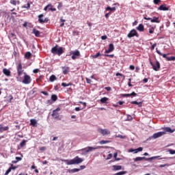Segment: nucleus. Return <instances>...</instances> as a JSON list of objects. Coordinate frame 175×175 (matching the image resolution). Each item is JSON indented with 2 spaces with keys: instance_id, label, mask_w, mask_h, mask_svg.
Segmentation results:
<instances>
[{
  "instance_id": "obj_52",
  "label": "nucleus",
  "mask_w": 175,
  "mask_h": 175,
  "mask_svg": "<svg viewBox=\"0 0 175 175\" xmlns=\"http://www.w3.org/2000/svg\"><path fill=\"white\" fill-rule=\"evenodd\" d=\"M144 83H148V79L145 78L143 79Z\"/></svg>"
},
{
  "instance_id": "obj_46",
  "label": "nucleus",
  "mask_w": 175,
  "mask_h": 175,
  "mask_svg": "<svg viewBox=\"0 0 175 175\" xmlns=\"http://www.w3.org/2000/svg\"><path fill=\"white\" fill-rule=\"evenodd\" d=\"M61 8H62V3H59L57 6V9L59 10V9H61Z\"/></svg>"
},
{
  "instance_id": "obj_51",
  "label": "nucleus",
  "mask_w": 175,
  "mask_h": 175,
  "mask_svg": "<svg viewBox=\"0 0 175 175\" xmlns=\"http://www.w3.org/2000/svg\"><path fill=\"white\" fill-rule=\"evenodd\" d=\"M155 47H157V43H154L152 45V50H154V49H155Z\"/></svg>"
},
{
  "instance_id": "obj_38",
  "label": "nucleus",
  "mask_w": 175,
  "mask_h": 175,
  "mask_svg": "<svg viewBox=\"0 0 175 175\" xmlns=\"http://www.w3.org/2000/svg\"><path fill=\"white\" fill-rule=\"evenodd\" d=\"M41 94H43V95H45V96H48L49 93L47 92L42 91Z\"/></svg>"
},
{
  "instance_id": "obj_42",
  "label": "nucleus",
  "mask_w": 175,
  "mask_h": 175,
  "mask_svg": "<svg viewBox=\"0 0 175 175\" xmlns=\"http://www.w3.org/2000/svg\"><path fill=\"white\" fill-rule=\"evenodd\" d=\"M104 55H105V57H109L110 58H113V57H114V55H107V54H105Z\"/></svg>"
},
{
  "instance_id": "obj_25",
  "label": "nucleus",
  "mask_w": 175,
  "mask_h": 175,
  "mask_svg": "<svg viewBox=\"0 0 175 175\" xmlns=\"http://www.w3.org/2000/svg\"><path fill=\"white\" fill-rule=\"evenodd\" d=\"M166 59L167 61H175V57L174 56L167 57Z\"/></svg>"
},
{
  "instance_id": "obj_57",
  "label": "nucleus",
  "mask_w": 175,
  "mask_h": 175,
  "mask_svg": "<svg viewBox=\"0 0 175 175\" xmlns=\"http://www.w3.org/2000/svg\"><path fill=\"white\" fill-rule=\"evenodd\" d=\"M116 76L118 77V76H122V74L120 73V72H117L116 74Z\"/></svg>"
},
{
  "instance_id": "obj_16",
  "label": "nucleus",
  "mask_w": 175,
  "mask_h": 175,
  "mask_svg": "<svg viewBox=\"0 0 175 175\" xmlns=\"http://www.w3.org/2000/svg\"><path fill=\"white\" fill-rule=\"evenodd\" d=\"M136 29L139 32H143V31H144V26L142 24H139L138 27H136Z\"/></svg>"
},
{
  "instance_id": "obj_9",
  "label": "nucleus",
  "mask_w": 175,
  "mask_h": 175,
  "mask_svg": "<svg viewBox=\"0 0 175 175\" xmlns=\"http://www.w3.org/2000/svg\"><path fill=\"white\" fill-rule=\"evenodd\" d=\"M112 51H114V44H109V49H106L105 53V54H109V53H111Z\"/></svg>"
},
{
  "instance_id": "obj_4",
  "label": "nucleus",
  "mask_w": 175,
  "mask_h": 175,
  "mask_svg": "<svg viewBox=\"0 0 175 175\" xmlns=\"http://www.w3.org/2000/svg\"><path fill=\"white\" fill-rule=\"evenodd\" d=\"M151 66H152V69L155 70V72H158L159 69H161V64L159 62L157 61L155 64H152V62H150Z\"/></svg>"
},
{
  "instance_id": "obj_17",
  "label": "nucleus",
  "mask_w": 175,
  "mask_h": 175,
  "mask_svg": "<svg viewBox=\"0 0 175 175\" xmlns=\"http://www.w3.org/2000/svg\"><path fill=\"white\" fill-rule=\"evenodd\" d=\"M36 124H38V120L36 119L30 120V125H31V126H36Z\"/></svg>"
},
{
  "instance_id": "obj_55",
  "label": "nucleus",
  "mask_w": 175,
  "mask_h": 175,
  "mask_svg": "<svg viewBox=\"0 0 175 175\" xmlns=\"http://www.w3.org/2000/svg\"><path fill=\"white\" fill-rule=\"evenodd\" d=\"M144 20H150V21H151V18H150V17L144 16Z\"/></svg>"
},
{
  "instance_id": "obj_37",
  "label": "nucleus",
  "mask_w": 175,
  "mask_h": 175,
  "mask_svg": "<svg viewBox=\"0 0 175 175\" xmlns=\"http://www.w3.org/2000/svg\"><path fill=\"white\" fill-rule=\"evenodd\" d=\"M137 94L136 92H133L131 94H130V96H137Z\"/></svg>"
},
{
  "instance_id": "obj_47",
  "label": "nucleus",
  "mask_w": 175,
  "mask_h": 175,
  "mask_svg": "<svg viewBox=\"0 0 175 175\" xmlns=\"http://www.w3.org/2000/svg\"><path fill=\"white\" fill-rule=\"evenodd\" d=\"M139 70H140V67H139V66H137V67L135 68V72H139Z\"/></svg>"
},
{
  "instance_id": "obj_24",
  "label": "nucleus",
  "mask_w": 175,
  "mask_h": 175,
  "mask_svg": "<svg viewBox=\"0 0 175 175\" xmlns=\"http://www.w3.org/2000/svg\"><path fill=\"white\" fill-rule=\"evenodd\" d=\"M106 10H110L111 12H116V7H107Z\"/></svg>"
},
{
  "instance_id": "obj_48",
  "label": "nucleus",
  "mask_w": 175,
  "mask_h": 175,
  "mask_svg": "<svg viewBox=\"0 0 175 175\" xmlns=\"http://www.w3.org/2000/svg\"><path fill=\"white\" fill-rule=\"evenodd\" d=\"M98 132H107V129H98Z\"/></svg>"
},
{
  "instance_id": "obj_8",
  "label": "nucleus",
  "mask_w": 175,
  "mask_h": 175,
  "mask_svg": "<svg viewBox=\"0 0 175 175\" xmlns=\"http://www.w3.org/2000/svg\"><path fill=\"white\" fill-rule=\"evenodd\" d=\"M72 55L71 57L72 59L75 60L77 57H80V51L79 50H76L72 51Z\"/></svg>"
},
{
  "instance_id": "obj_15",
  "label": "nucleus",
  "mask_w": 175,
  "mask_h": 175,
  "mask_svg": "<svg viewBox=\"0 0 175 175\" xmlns=\"http://www.w3.org/2000/svg\"><path fill=\"white\" fill-rule=\"evenodd\" d=\"M150 23H157V24H159V23H161L159 17L154 16L153 18H151Z\"/></svg>"
},
{
  "instance_id": "obj_43",
  "label": "nucleus",
  "mask_w": 175,
  "mask_h": 175,
  "mask_svg": "<svg viewBox=\"0 0 175 175\" xmlns=\"http://www.w3.org/2000/svg\"><path fill=\"white\" fill-rule=\"evenodd\" d=\"M105 90H106V91H111V87H105Z\"/></svg>"
},
{
  "instance_id": "obj_27",
  "label": "nucleus",
  "mask_w": 175,
  "mask_h": 175,
  "mask_svg": "<svg viewBox=\"0 0 175 175\" xmlns=\"http://www.w3.org/2000/svg\"><path fill=\"white\" fill-rule=\"evenodd\" d=\"M100 55H102V54H100V52L97 53L96 55H92V58L95 59V58H98V57H100Z\"/></svg>"
},
{
  "instance_id": "obj_7",
  "label": "nucleus",
  "mask_w": 175,
  "mask_h": 175,
  "mask_svg": "<svg viewBox=\"0 0 175 175\" xmlns=\"http://www.w3.org/2000/svg\"><path fill=\"white\" fill-rule=\"evenodd\" d=\"M59 110H61V108L57 107L56 109L53 111L52 117H53V118L57 119L58 117H59V113H58Z\"/></svg>"
},
{
  "instance_id": "obj_63",
  "label": "nucleus",
  "mask_w": 175,
  "mask_h": 175,
  "mask_svg": "<svg viewBox=\"0 0 175 175\" xmlns=\"http://www.w3.org/2000/svg\"><path fill=\"white\" fill-rule=\"evenodd\" d=\"M71 118H76V116H72Z\"/></svg>"
},
{
  "instance_id": "obj_59",
  "label": "nucleus",
  "mask_w": 175,
  "mask_h": 175,
  "mask_svg": "<svg viewBox=\"0 0 175 175\" xmlns=\"http://www.w3.org/2000/svg\"><path fill=\"white\" fill-rule=\"evenodd\" d=\"M88 25L89 27H92V23H88Z\"/></svg>"
},
{
  "instance_id": "obj_60",
  "label": "nucleus",
  "mask_w": 175,
  "mask_h": 175,
  "mask_svg": "<svg viewBox=\"0 0 175 175\" xmlns=\"http://www.w3.org/2000/svg\"><path fill=\"white\" fill-rule=\"evenodd\" d=\"M133 25H137V22L135 21L133 23Z\"/></svg>"
},
{
  "instance_id": "obj_2",
  "label": "nucleus",
  "mask_w": 175,
  "mask_h": 175,
  "mask_svg": "<svg viewBox=\"0 0 175 175\" xmlns=\"http://www.w3.org/2000/svg\"><path fill=\"white\" fill-rule=\"evenodd\" d=\"M24 77L23 80L21 79H18V81L23 83V84H31V81L32 79H31V76L27 75L26 72H23Z\"/></svg>"
},
{
  "instance_id": "obj_30",
  "label": "nucleus",
  "mask_w": 175,
  "mask_h": 175,
  "mask_svg": "<svg viewBox=\"0 0 175 175\" xmlns=\"http://www.w3.org/2000/svg\"><path fill=\"white\" fill-rule=\"evenodd\" d=\"M60 21H61L62 24H60L59 27H64V25H65V20L64 18H61Z\"/></svg>"
},
{
  "instance_id": "obj_56",
  "label": "nucleus",
  "mask_w": 175,
  "mask_h": 175,
  "mask_svg": "<svg viewBox=\"0 0 175 175\" xmlns=\"http://www.w3.org/2000/svg\"><path fill=\"white\" fill-rule=\"evenodd\" d=\"M109 14H110V12L105 14V18H109Z\"/></svg>"
},
{
  "instance_id": "obj_26",
  "label": "nucleus",
  "mask_w": 175,
  "mask_h": 175,
  "mask_svg": "<svg viewBox=\"0 0 175 175\" xmlns=\"http://www.w3.org/2000/svg\"><path fill=\"white\" fill-rule=\"evenodd\" d=\"M51 99L53 102H55V100H57V99H58V97L57 96V95L55 94H53L51 96Z\"/></svg>"
},
{
  "instance_id": "obj_18",
  "label": "nucleus",
  "mask_w": 175,
  "mask_h": 175,
  "mask_svg": "<svg viewBox=\"0 0 175 175\" xmlns=\"http://www.w3.org/2000/svg\"><path fill=\"white\" fill-rule=\"evenodd\" d=\"M10 3L11 5H14V6H16L20 3V1L18 0H10Z\"/></svg>"
},
{
  "instance_id": "obj_41",
  "label": "nucleus",
  "mask_w": 175,
  "mask_h": 175,
  "mask_svg": "<svg viewBox=\"0 0 175 175\" xmlns=\"http://www.w3.org/2000/svg\"><path fill=\"white\" fill-rule=\"evenodd\" d=\"M153 2L154 3V5H158V3L161 2V0H153Z\"/></svg>"
},
{
  "instance_id": "obj_13",
  "label": "nucleus",
  "mask_w": 175,
  "mask_h": 175,
  "mask_svg": "<svg viewBox=\"0 0 175 175\" xmlns=\"http://www.w3.org/2000/svg\"><path fill=\"white\" fill-rule=\"evenodd\" d=\"M33 33L36 36V38H40V31L36 29H33Z\"/></svg>"
},
{
  "instance_id": "obj_3",
  "label": "nucleus",
  "mask_w": 175,
  "mask_h": 175,
  "mask_svg": "<svg viewBox=\"0 0 175 175\" xmlns=\"http://www.w3.org/2000/svg\"><path fill=\"white\" fill-rule=\"evenodd\" d=\"M134 36H136V38H139V34L135 29H132L127 35V37L129 39H131V38H134Z\"/></svg>"
},
{
  "instance_id": "obj_54",
  "label": "nucleus",
  "mask_w": 175,
  "mask_h": 175,
  "mask_svg": "<svg viewBox=\"0 0 175 175\" xmlns=\"http://www.w3.org/2000/svg\"><path fill=\"white\" fill-rule=\"evenodd\" d=\"M117 105H124V101H119L117 103Z\"/></svg>"
},
{
  "instance_id": "obj_62",
  "label": "nucleus",
  "mask_w": 175,
  "mask_h": 175,
  "mask_svg": "<svg viewBox=\"0 0 175 175\" xmlns=\"http://www.w3.org/2000/svg\"><path fill=\"white\" fill-rule=\"evenodd\" d=\"M11 14H14L15 16L17 14V13L16 12H12Z\"/></svg>"
},
{
  "instance_id": "obj_5",
  "label": "nucleus",
  "mask_w": 175,
  "mask_h": 175,
  "mask_svg": "<svg viewBox=\"0 0 175 175\" xmlns=\"http://www.w3.org/2000/svg\"><path fill=\"white\" fill-rule=\"evenodd\" d=\"M16 70L18 77H21L23 72H24V70H23V65L21 64V63H19L16 66Z\"/></svg>"
},
{
  "instance_id": "obj_22",
  "label": "nucleus",
  "mask_w": 175,
  "mask_h": 175,
  "mask_svg": "<svg viewBox=\"0 0 175 175\" xmlns=\"http://www.w3.org/2000/svg\"><path fill=\"white\" fill-rule=\"evenodd\" d=\"M131 105H138L139 107H142V102L137 103V101H131Z\"/></svg>"
},
{
  "instance_id": "obj_53",
  "label": "nucleus",
  "mask_w": 175,
  "mask_h": 175,
  "mask_svg": "<svg viewBox=\"0 0 175 175\" xmlns=\"http://www.w3.org/2000/svg\"><path fill=\"white\" fill-rule=\"evenodd\" d=\"M23 25V27H24L25 28H27V25H28V23L25 22Z\"/></svg>"
},
{
  "instance_id": "obj_20",
  "label": "nucleus",
  "mask_w": 175,
  "mask_h": 175,
  "mask_svg": "<svg viewBox=\"0 0 175 175\" xmlns=\"http://www.w3.org/2000/svg\"><path fill=\"white\" fill-rule=\"evenodd\" d=\"M31 55H32V53H31V52H27L25 54V58H26L27 59H29L31 58Z\"/></svg>"
},
{
  "instance_id": "obj_6",
  "label": "nucleus",
  "mask_w": 175,
  "mask_h": 175,
  "mask_svg": "<svg viewBox=\"0 0 175 175\" xmlns=\"http://www.w3.org/2000/svg\"><path fill=\"white\" fill-rule=\"evenodd\" d=\"M43 17H44V15L43 14H41L38 16V21L39 23H40V24L49 22V18H45L43 19Z\"/></svg>"
},
{
  "instance_id": "obj_49",
  "label": "nucleus",
  "mask_w": 175,
  "mask_h": 175,
  "mask_svg": "<svg viewBox=\"0 0 175 175\" xmlns=\"http://www.w3.org/2000/svg\"><path fill=\"white\" fill-rule=\"evenodd\" d=\"M161 56L163 57V58H165V59H166V58H167V54H163L162 53Z\"/></svg>"
},
{
  "instance_id": "obj_64",
  "label": "nucleus",
  "mask_w": 175,
  "mask_h": 175,
  "mask_svg": "<svg viewBox=\"0 0 175 175\" xmlns=\"http://www.w3.org/2000/svg\"><path fill=\"white\" fill-rule=\"evenodd\" d=\"M117 106H118V104L113 105V107H117Z\"/></svg>"
},
{
  "instance_id": "obj_23",
  "label": "nucleus",
  "mask_w": 175,
  "mask_h": 175,
  "mask_svg": "<svg viewBox=\"0 0 175 175\" xmlns=\"http://www.w3.org/2000/svg\"><path fill=\"white\" fill-rule=\"evenodd\" d=\"M121 98H129L131 96V94H121Z\"/></svg>"
},
{
  "instance_id": "obj_1",
  "label": "nucleus",
  "mask_w": 175,
  "mask_h": 175,
  "mask_svg": "<svg viewBox=\"0 0 175 175\" xmlns=\"http://www.w3.org/2000/svg\"><path fill=\"white\" fill-rule=\"evenodd\" d=\"M51 51L52 54L54 55H59V57L64 54V49L61 46L58 48V45L53 46Z\"/></svg>"
},
{
  "instance_id": "obj_50",
  "label": "nucleus",
  "mask_w": 175,
  "mask_h": 175,
  "mask_svg": "<svg viewBox=\"0 0 175 175\" xmlns=\"http://www.w3.org/2000/svg\"><path fill=\"white\" fill-rule=\"evenodd\" d=\"M33 72L34 73H38V72H39V69H38V68L34 69V70H33Z\"/></svg>"
},
{
  "instance_id": "obj_21",
  "label": "nucleus",
  "mask_w": 175,
  "mask_h": 175,
  "mask_svg": "<svg viewBox=\"0 0 175 175\" xmlns=\"http://www.w3.org/2000/svg\"><path fill=\"white\" fill-rule=\"evenodd\" d=\"M50 81H51V83L55 81V80H57V77H55V75H52L50 78H49Z\"/></svg>"
},
{
  "instance_id": "obj_45",
  "label": "nucleus",
  "mask_w": 175,
  "mask_h": 175,
  "mask_svg": "<svg viewBox=\"0 0 175 175\" xmlns=\"http://www.w3.org/2000/svg\"><path fill=\"white\" fill-rule=\"evenodd\" d=\"M8 129H9V127H8V126H5V127L1 128L2 131H8Z\"/></svg>"
},
{
  "instance_id": "obj_32",
  "label": "nucleus",
  "mask_w": 175,
  "mask_h": 175,
  "mask_svg": "<svg viewBox=\"0 0 175 175\" xmlns=\"http://www.w3.org/2000/svg\"><path fill=\"white\" fill-rule=\"evenodd\" d=\"M133 120V118H132V116L127 115V121H132Z\"/></svg>"
},
{
  "instance_id": "obj_44",
  "label": "nucleus",
  "mask_w": 175,
  "mask_h": 175,
  "mask_svg": "<svg viewBox=\"0 0 175 175\" xmlns=\"http://www.w3.org/2000/svg\"><path fill=\"white\" fill-rule=\"evenodd\" d=\"M80 110H82V109L79 107H75V111H80Z\"/></svg>"
},
{
  "instance_id": "obj_29",
  "label": "nucleus",
  "mask_w": 175,
  "mask_h": 175,
  "mask_svg": "<svg viewBox=\"0 0 175 175\" xmlns=\"http://www.w3.org/2000/svg\"><path fill=\"white\" fill-rule=\"evenodd\" d=\"M48 10H51V12H55V10H57V9L53 8V5L51 4V6H49V8H48Z\"/></svg>"
},
{
  "instance_id": "obj_14",
  "label": "nucleus",
  "mask_w": 175,
  "mask_h": 175,
  "mask_svg": "<svg viewBox=\"0 0 175 175\" xmlns=\"http://www.w3.org/2000/svg\"><path fill=\"white\" fill-rule=\"evenodd\" d=\"M163 132H174L175 129L172 130L170 127H162L161 128Z\"/></svg>"
},
{
  "instance_id": "obj_39",
  "label": "nucleus",
  "mask_w": 175,
  "mask_h": 175,
  "mask_svg": "<svg viewBox=\"0 0 175 175\" xmlns=\"http://www.w3.org/2000/svg\"><path fill=\"white\" fill-rule=\"evenodd\" d=\"M86 80V83H88V84H91V79H88V78H85Z\"/></svg>"
},
{
  "instance_id": "obj_19",
  "label": "nucleus",
  "mask_w": 175,
  "mask_h": 175,
  "mask_svg": "<svg viewBox=\"0 0 175 175\" xmlns=\"http://www.w3.org/2000/svg\"><path fill=\"white\" fill-rule=\"evenodd\" d=\"M107 100H109V98L103 97V98H100V102L101 103H107Z\"/></svg>"
},
{
  "instance_id": "obj_58",
  "label": "nucleus",
  "mask_w": 175,
  "mask_h": 175,
  "mask_svg": "<svg viewBox=\"0 0 175 175\" xmlns=\"http://www.w3.org/2000/svg\"><path fill=\"white\" fill-rule=\"evenodd\" d=\"M156 51H157V54H159V55H162V53H161V51H159L158 50H157Z\"/></svg>"
},
{
  "instance_id": "obj_11",
  "label": "nucleus",
  "mask_w": 175,
  "mask_h": 175,
  "mask_svg": "<svg viewBox=\"0 0 175 175\" xmlns=\"http://www.w3.org/2000/svg\"><path fill=\"white\" fill-rule=\"evenodd\" d=\"M158 10H163V12H166L169 10V8L166 7L165 4H163L159 7Z\"/></svg>"
},
{
  "instance_id": "obj_34",
  "label": "nucleus",
  "mask_w": 175,
  "mask_h": 175,
  "mask_svg": "<svg viewBox=\"0 0 175 175\" xmlns=\"http://www.w3.org/2000/svg\"><path fill=\"white\" fill-rule=\"evenodd\" d=\"M149 33H154V27L149 28Z\"/></svg>"
},
{
  "instance_id": "obj_28",
  "label": "nucleus",
  "mask_w": 175,
  "mask_h": 175,
  "mask_svg": "<svg viewBox=\"0 0 175 175\" xmlns=\"http://www.w3.org/2000/svg\"><path fill=\"white\" fill-rule=\"evenodd\" d=\"M25 9H29L31 8V4L29 2H27V5H25L23 6Z\"/></svg>"
},
{
  "instance_id": "obj_40",
  "label": "nucleus",
  "mask_w": 175,
  "mask_h": 175,
  "mask_svg": "<svg viewBox=\"0 0 175 175\" xmlns=\"http://www.w3.org/2000/svg\"><path fill=\"white\" fill-rule=\"evenodd\" d=\"M101 39L102 40H106V39H107V36H102Z\"/></svg>"
},
{
  "instance_id": "obj_10",
  "label": "nucleus",
  "mask_w": 175,
  "mask_h": 175,
  "mask_svg": "<svg viewBox=\"0 0 175 175\" xmlns=\"http://www.w3.org/2000/svg\"><path fill=\"white\" fill-rule=\"evenodd\" d=\"M3 75H5V76H6L7 77H10L11 75V72L10 70L8 69V68H3Z\"/></svg>"
},
{
  "instance_id": "obj_35",
  "label": "nucleus",
  "mask_w": 175,
  "mask_h": 175,
  "mask_svg": "<svg viewBox=\"0 0 175 175\" xmlns=\"http://www.w3.org/2000/svg\"><path fill=\"white\" fill-rule=\"evenodd\" d=\"M79 103L81 105H83V109H85V106H87V103H84L83 101H80Z\"/></svg>"
},
{
  "instance_id": "obj_12",
  "label": "nucleus",
  "mask_w": 175,
  "mask_h": 175,
  "mask_svg": "<svg viewBox=\"0 0 175 175\" xmlns=\"http://www.w3.org/2000/svg\"><path fill=\"white\" fill-rule=\"evenodd\" d=\"M62 69L63 75H68V72L70 70V68L68 66H63Z\"/></svg>"
},
{
  "instance_id": "obj_36",
  "label": "nucleus",
  "mask_w": 175,
  "mask_h": 175,
  "mask_svg": "<svg viewBox=\"0 0 175 175\" xmlns=\"http://www.w3.org/2000/svg\"><path fill=\"white\" fill-rule=\"evenodd\" d=\"M129 70H135V66H133V65H130V66H129Z\"/></svg>"
},
{
  "instance_id": "obj_33",
  "label": "nucleus",
  "mask_w": 175,
  "mask_h": 175,
  "mask_svg": "<svg viewBox=\"0 0 175 175\" xmlns=\"http://www.w3.org/2000/svg\"><path fill=\"white\" fill-rule=\"evenodd\" d=\"M51 6V4H48L44 8V10L46 12L47 10Z\"/></svg>"
},
{
  "instance_id": "obj_61",
  "label": "nucleus",
  "mask_w": 175,
  "mask_h": 175,
  "mask_svg": "<svg viewBox=\"0 0 175 175\" xmlns=\"http://www.w3.org/2000/svg\"><path fill=\"white\" fill-rule=\"evenodd\" d=\"M129 87H132V85L131 84V82H128Z\"/></svg>"
},
{
  "instance_id": "obj_31",
  "label": "nucleus",
  "mask_w": 175,
  "mask_h": 175,
  "mask_svg": "<svg viewBox=\"0 0 175 175\" xmlns=\"http://www.w3.org/2000/svg\"><path fill=\"white\" fill-rule=\"evenodd\" d=\"M69 85H72V83H62V87H69Z\"/></svg>"
}]
</instances>
